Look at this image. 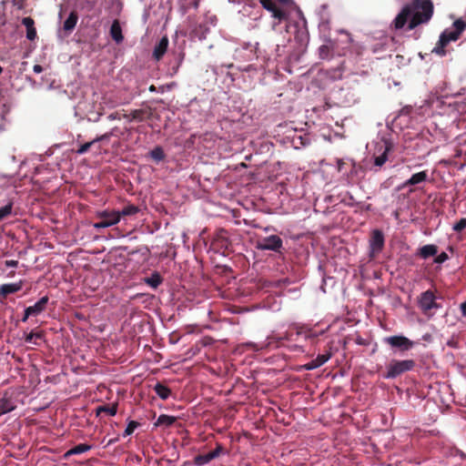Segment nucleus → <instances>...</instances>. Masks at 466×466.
<instances>
[{
	"instance_id": "1a4fd4ad",
	"label": "nucleus",
	"mask_w": 466,
	"mask_h": 466,
	"mask_svg": "<svg viewBox=\"0 0 466 466\" xmlns=\"http://www.w3.org/2000/svg\"><path fill=\"white\" fill-rule=\"evenodd\" d=\"M384 247V236L381 230L374 229L370 240V257L375 258Z\"/></svg>"
},
{
	"instance_id": "2eb2a0df",
	"label": "nucleus",
	"mask_w": 466,
	"mask_h": 466,
	"mask_svg": "<svg viewBox=\"0 0 466 466\" xmlns=\"http://www.w3.org/2000/svg\"><path fill=\"white\" fill-rule=\"evenodd\" d=\"M22 25L26 28V38L30 41H34L37 37L34 19L30 16L24 17L22 19Z\"/></svg>"
},
{
	"instance_id": "9b49d317",
	"label": "nucleus",
	"mask_w": 466,
	"mask_h": 466,
	"mask_svg": "<svg viewBox=\"0 0 466 466\" xmlns=\"http://www.w3.org/2000/svg\"><path fill=\"white\" fill-rule=\"evenodd\" d=\"M331 356H332V354L330 352H327L325 354H319V355H318V357L316 359L304 364L302 366V369H304L306 370H312L317 368H319L320 366L325 364L331 358Z\"/></svg>"
},
{
	"instance_id": "ddd939ff",
	"label": "nucleus",
	"mask_w": 466,
	"mask_h": 466,
	"mask_svg": "<svg viewBox=\"0 0 466 466\" xmlns=\"http://www.w3.org/2000/svg\"><path fill=\"white\" fill-rule=\"evenodd\" d=\"M23 286V280H19L18 282L15 283L3 284L0 286V297L5 299L8 295L21 290Z\"/></svg>"
},
{
	"instance_id": "e433bc0d",
	"label": "nucleus",
	"mask_w": 466,
	"mask_h": 466,
	"mask_svg": "<svg viewBox=\"0 0 466 466\" xmlns=\"http://www.w3.org/2000/svg\"><path fill=\"white\" fill-rule=\"evenodd\" d=\"M296 334L297 335H304L306 339H309L311 337H316V334L312 332L310 329H307L305 327H297L296 328Z\"/></svg>"
},
{
	"instance_id": "a211bd4d",
	"label": "nucleus",
	"mask_w": 466,
	"mask_h": 466,
	"mask_svg": "<svg viewBox=\"0 0 466 466\" xmlns=\"http://www.w3.org/2000/svg\"><path fill=\"white\" fill-rule=\"evenodd\" d=\"M168 39L165 36L156 45L153 51V57L156 60H160L167 50Z\"/></svg>"
},
{
	"instance_id": "8fccbe9b",
	"label": "nucleus",
	"mask_w": 466,
	"mask_h": 466,
	"mask_svg": "<svg viewBox=\"0 0 466 466\" xmlns=\"http://www.w3.org/2000/svg\"><path fill=\"white\" fill-rule=\"evenodd\" d=\"M343 65H344V62L340 63L339 66L338 67V69L336 70L335 72V75H334V77H340L341 76V72L343 71Z\"/></svg>"
},
{
	"instance_id": "473e14b6",
	"label": "nucleus",
	"mask_w": 466,
	"mask_h": 466,
	"mask_svg": "<svg viewBox=\"0 0 466 466\" xmlns=\"http://www.w3.org/2000/svg\"><path fill=\"white\" fill-rule=\"evenodd\" d=\"M200 0H180L181 2V9L184 13L191 8H197L198 6Z\"/></svg>"
},
{
	"instance_id": "393cba45",
	"label": "nucleus",
	"mask_w": 466,
	"mask_h": 466,
	"mask_svg": "<svg viewBox=\"0 0 466 466\" xmlns=\"http://www.w3.org/2000/svg\"><path fill=\"white\" fill-rule=\"evenodd\" d=\"M117 412V403L113 405H102L96 408V416H99L101 413L107 414L109 416H115Z\"/></svg>"
},
{
	"instance_id": "a18cd8bd",
	"label": "nucleus",
	"mask_w": 466,
	"mask_h": 466,
	"mask_svg": "<svg viewBox=\"0 0 466 466\" xmlns=\"http://www.w3.org/2000/svg\"><path fill=\"white\" fill-rule=\"evenodd\" d=\"M5 265L8 268H16L18 266V261L15 259L5 260Z\"/></svg>"
},
{
	"instance_id": "6e6d98bb",
	"label": "nucleus",
	"mask_w": 466,
	"mask_h": 466,
	"mask_svg": "<svg viewBox=\"0 0 466 466\" xmlns=\"http://www.w3.org/2000/svg\"><path fill=\"white\" fill-rule=\"evenodd\" d=\"M291 336H292V333L291 332H288L287 335H286V339H291Z\"/></svg>"
},
{
	"instance_id": "dca6fc26",
	"label": "nucleus",
	"mask_w": 466,
	"mask_h": 466,
	"mask_svg": "<svg viewBox=\"0 0 466 466\" xmlns=\"http://www.w3.org/2000/svg\"><path fill=\"white\" fill-rule=\"evenodd\" d=\"M428 177L429 176L427 170L415 173L403 183L402 187H406L408 186H415L420 183L425 182L428 180Z\"/></svg>"
},
{
	"instance_id": "20e7f679",
	"label": "nucleus",
	"mask_w": 466,
	"mask_h": 466,
	"mask_svg": "<svg viewBox=\"0 0 466 466\" xmlns=\"http://www.w3.org/2000/svg\"><path fill=\"white\" fill-rule=\"evenodd\" d=\"M256 248L258 250H270L279 254H282V250L284 249L283 240L278 235H271L258 239Z\"/></svg>"
},
{
	"instance_id": "c9c22d12",
	"label": "nucleus",
	"mask_w": 466,
	"mask_h": 466,
	"mask_svg": "<svg viewBox=\"0 0 466 466\" xmlns=\"http://www.w3.org/2000/svg\"><path fill=\"white\" fill-rule=\"evenodd\" d=\"M139 425H140L139 422H137L136 420H130L124 431L123 436L127 437V436L131 435Z\"/></svg>"
},
{
	"instance_id": "f8f14e48",
	"label": "nucleus",
	"mask_w": 466,
	"mask_h": 466,
	"mask_svg": "<svg viewBox=\"0 0 466 466\" xmlns=\"http://www.w3.org/2000/svg\"><path fill=\"white\" fill-rule=\"evenodd\" d=\"M49 298L47 296L42 297L35 305L27 307L26 315L27 316H38L42 313L46 309L48 303Z\"/></svg>"
},
{
	"instance_id": "2f4dec72",
	"label": "nucleus",
	"mask_w": 466,
	"mask_h": 466,
	"mask_svg": "<svg viewBox=\"0 0 466 466\" xmlns=\"http://www.w3.org/2000/svg\"><path fill=\"white\" fill-rule=\"evenodd\" d=\"M44 337L42 332H35L31 331L28 334H25V341L26 343H34L35 345H38L36 339H42Z\"/></svg>"
},
{
	"instance_id": "bf43d9fd",
	"label": "nucleus",
	"mask_w": 466,
	"mask_h": 466,
	"mask_svg": "<svg viewBox=\"0 0 466 466\" xmlns=\"http://www.w3.org/2000/svg\"><path fill=\"white\" fill-rule=\"evenodd\" d=\"M113 441H114L113 440H110V441H108V445H109V444H111V443H113Z\"/></svg>"
},
{
	"instance_id": "f257e3e1",
	"label": "nucleus",
	"mask_w": 466,
	"mask_h": 466,
	"mask_svg": "<svg viewBox=\"0 0 466 466\" xmlns=\"http://www.w3.org/2000/svg\"><path fill=\"white\" fill-rule=\"evenodd\" d=\"M434 11L431 0H411L405 5L392 22L395 29H401L408 23V29L413 30L421 24H427Z\"/></svg>"
},
{
	"instance_id": "c756f323",
	"label": "nucleus",
	"mask_w": 466,
	"mask_h": 466,
	"mask_svg": "<svg viewBox=\"0 0 466 466\" xmlns=\"http://www.w3.org/2000/svg\"><path fill=\"white\" fill-rule=\"evenodd\" d=\"M138 211V207L133 204L127 205L121 211H118L119 219L121 218V217L136 215Z\"/></svg>"
},
{
	"instance_id": "5fc2aeb1",
	"label": "nucleus",
	"mask_w": 466,
	"mask_h": 466,
	"mask_svg": "<svg viewBox=\"0 0 466 466\" xmlns=\"http://www.w3.org/2000/svg\"><path fill=\"white\" fill-rule=\"evenodd\" d=\"M123 117L127 118L128 121H132V120H131V113H130V114H128V115H127V114H124V115H123Z\"/></svg>"
},
{
	"instance_id": "ea45409f",
	"label": "nucleus",
	"mask_w": 466,
	"mask_h": 466,
	"mask_svg": "<svg viewBox=\"0 0 466 466\" xmlns=\"http://www.w3.org/2000/svg\"><path fill=\"white\" fill-rule=\"evenodd\" d=\"M447 46H442L441 44V37L439 38V41L437 43V46L433 48L432 52L441 56H443L446 55V50H445V47Z\"/></svg>"
},
{
	"instance_id": "f3484780",
	"label": "nucleus",
	"mask_w": 466,
	"mask_h": 466,
	"mask_svg": "<svg viewBox=\"0 0 466 466\" xmlns=\"http://www.w3.org/2000/svg\"><path fill=\"white\" fill-rule=\"evenodd\" d=\"M16 408L15 402L11 397H7L6 394L0 399V416L11 412Z\"/></svg>"
},
{
	"instance_id": "680f3d73",
	"label": "nucleus",
	"mask_w": 466,
	"mask_h": 466,
	"mask_svg": "<svg viewBox=\"0 0 466 466\" xmlns=\"http://www.w3.org/2000/svg\"><path fill=\"white\" fill-rule=\"evenodd\" d=\"M12 2H13L14 4H15L16 0H12Z\"/></svg>"
},
{
	"instance_id": "4468645a",
	"label": "nucleus",
	"mask_w": 466,
	"mask_h": 466,
	"mask_svg": "<svg viewBox=\"0 0 466 466\" xmlns=\"http://www.w3.org/2000/svg\"><path fill=\"white\" fill-rule=\"evenodd\" d=\"M230 242L228 238V232L225 229H219L213 239V245L219 248H228Z\"/></svg>"
},
{
	"instance_id": "cd10ccee",
	"label": "nucleus",
	"mask_w": 466,
	"mask_h": 466,
	"mask_svg": "<svg viewBox=\"0 0 466 466\" xmlns=\"http://www.w3.org/2000/svg\"><path fill=\"white\" fill-rule=\"evenodd\" d=\"M146 115H147V117L151 115V113L148 110L146 109H135L131 111V120H136L142 122L146 118Z\"/></svg>"
},
{
	"instance_id": "4c0bfd02",
	"label": "nucleus",
	"mask_w": 466,
	"mask_h": 466,
	"mask_svg": "<svg viewBox=\"0 0 466 466\" xmlns=\"http://www.w3.org/2000/svg\"><path fill=\"white\" fill-rule=\"evenodd\" d=\"M12 203H8L5 206L0 208V221L9 216L12 212Z\"/></svg>"
},
{
	"instance_id": "de8ad7c7",
	"label": "nucleus",
	"mask_w": 466,
	"mask_h": 466,
	"mask_svg": "<svg viewBox=\"0 0 466 466\" xmlns=\"http://www.w3.org/2000/svg\"><path fill=\"white\" fill-rule=\"evenodd\" d=\"M461 318L466 319V300L460 305Z\"/></svg>"
},
{
	"instance_id": "3c124183",
	"label": "nucleus",
	"mask_w": 466,
	"mask_h": 466,
	"mask_svg": "<svg viewBox=\"0 0 466 466\" xmlns=\"http://www.w3.org/2000/svg\"><path fill=\"white\" fill-rule=\"evenodd\" d=\"M33 71L36 74H39L43 71V67L40 65H35L33 67Z\"/></svg>"
},
{
	"instance_id": "72a5a7b5",
	"label": "nucleus",
	"mask_w": 466,
	"mask_h": 466,
	"mask_svg": "<svg viewBox=\"0 0 466 466\" xmlns=\"http://www.w3.org/2000/svg\"><path fill=\"white\" fill-rule=\"evenodd\" d=\"M278 4L279 7H283L289 13V10L295 7V3L293 0H275Z\"/></svg>"
},
{
	"instance_id": "0eeeda50",
	"label": "nucleus",
	"mask_w": 466,
	"mask_h": 466,
	"mask_svg": "<svg viewBox=\"0 0 466 466\" xmlns=\"http://www.w3.org/2000/svg\"><path fill=\"white\" fill-rule=\"evenodd\" d=\"M419 306L424 314L431 315V310L439 309L440 304L436 302V297L431 290H426L421 293L419 299Z\"/></svg>"
},
{
	"instance_id": "6e6552de",
	"label": "nucleus",
	"mask_w": 466,
	"mask_h": 466,
	"mask_svg": "<svg viewBox=\"0 0 466 466\" xmlns=\"http://www.w3.org/2000/svg\"><path fill=\"white\" fill-rule=\"evenodd\" d=\"M259 2L265 9L271 12L272 16L278 19L279 23L288 19L289 15L286 9L279 7L273 0H259Z\"/></svg>"
},
{
	"instance_id": "6ab92c4d",
	"label": "nucleus",
	"mask_w": 466,
	"mask_h": 466,
	"mask_svg": "<svg viewBox=\"0 0 466 466\" xmlns=\"http://www.w3.org/2000/svg\"><path fill=\"white\" fill-rule=\"evenodd\" d=\"M110 35H111L112 39L116 44H120L124 40V35L122 34V28H121L120 23L117 19L114 20L111 25Z\"/></svg>"
},
{
	"instance_id": "a19ab883",
	"label": "nucleus",
	"mask_w": 466,
	"mask_h": 466,
	"mask_svg": "<svg viewBox=\"0 0 466 466\" xmlns=\"http://www.w3.org/2000/svg\"><path fill=\"white\" fill-rule=\"evenodd\" d=\"M466 228V218H461L452 227V229L456 232H461Z\"/></svg>"
},
{
	"instance_id": "39448f33",
	"label": "nucleus",
	"mask_w": 466,
	"mask_h": 466,
	"mask_svg": "<svg viewBox=\"0 0 466 466\" xmlns=\"http://www.w3.org/2000/svg\"><path fill=\"white\" fill-rule=\"evenodd\" d=\"M383 342L391 347L392 349H396L401 352L411 350L415 345V342L413 340H410L409 338L403 335L385 337L383 339Z\"/></svg>"
},
{
	"instance_id": "c85d7f7f",
	"label": "nucleus",
	"mask_w": 466,
	"mask_h": 466,
	"mask_svg": "<svg viewBox=\"0 0 466 466\" xmlns=\"http://www.w3.org/2000/svg\"><path fill=\"white\" fill-rule=\"evenodd\" d=\"M212 454H210L209 452L207 453V454H198L197 455L194 460H193V463L196 465V466H203L205 464H208V462H210L213 459H212Z\"/></svg>"
},
{
	"instance_id": "864d4df0",
	"label": "nucleus",
	"mask_w": 466,
	"mask_h": 466,
	"mask_svg": "<svg viewBox=\"0 0 466 466\" xmlns=\"http://www.w3.org/2000/svg\"><path fill=\"white\" fill-rule=\"evenodd\" d=\"M148 90H149L150 92H156V91H157V87H156L154 85H151V86H149Z\"/></svg>"
},
{
	"instance_id": "37998d69",
	"label": "nucleus",
	"mask_w": 466,
	"mask_h": 466,
	"mask_svg": "<svg viewBox=\"0 0 466 466\" xmlns=\"http://www.w3.org/2000/svg\"><path fill=\"white\" fill-rule=\"evenodd\" d=\"M449 258L448 255L445 252H441L434 258V262L438 264H441L445 262Z\"/></svg>"
},
{
	"instance_id": "58836bf2",
	"label": "nucleus",
	"mask_w": 466,
	"mask_h": 466,
	"mask_svg": "<svg viewBox=\"0 0 466 466\" xmlns=\"http://www.w3.org/2000/svg\"><path fill=\"white\" fill-rule=\"evenodd\" d=\"M93 145H95L94 139L92 141H89V142H86V143L81 145L76 150V153L78 155H83V154L86 153Z\"/></svg>"
},
{
	"instance_id": "4be33fe9",
	"label": "nucleus",
	"mask_w": 466,
	"mask_h": 466,
	"mask_svg": "<svg viewBox=\"0 0 466 466\" xmlns=\"http://www.w3.org/2000/svg\"><path fill=\"white\" fill-rule=\"evenodd\" d=\"M92 449V446L86 443H80L68 450L65 454L64 458H69L72 455L81 454L86 452Z\"/></svg>"
},
{
	"instance_id": "bb28decb",
	"label": "nucleus",
	"mask_w": 466,
	"mask_h": 466,
	"mask_svg": "<svg viewBox=\"0 0 466 466\" xmlns=\"http://www.w3.org/2000/svg\"><path fill=\"white\" fill-rule=\"evenodd\" d=\"M162 277L157 271L153 272L149 277L145 279V282L154 289H157L162 283Z\"/></svg>"
},
{
	"instance_id": "f03ea898",
	"label": "nucleus",
	"mask_w": 466,
	"mask_h": 466,
	"mask_svg": "<svg viewBox=\"0 0 466 466\" xmlns=\"http://www.w3.org/2000/svg\"><path fill=\"white\" fill-rule=\"evenodd\" d=\"M416 362L413 360H391L387 365V372L383 375L384 379H395L401 374L413 370Z\"/></svg>"
},
{
	"instance_id": "423d86ee",
	"label": "nucleus",
	"mask_w": 466,
	"mask_h": 466,
	"mask_svg": "<svg viewBox=\"0 0 466 466\" xmlns=\"http://www.w3.org/2000/svg\"><path fill=\"white\" fill-rule=\"evenodd\" d=\"M96 217L100 219L93 225L96 229L108 228L119 222L118 211L116 210H104L98 212Z\"/></svg>"
},
{
	"instance_id": "412c9836",
	"label": "nucleus",
	"mask_w": 466,
	"mask_h": 466,
	"mask_svg": "<svg viewBox=\"0 0 466 466\" xmlns=\"http://www.w3.org/2000/svg\"><path fill=\"white\" fill-rule=\"evenodd\" d=\"M77 21H78L77 13L76 11H72L69 14L68 17L65 20L64 25H63V29L67 33H71L74 30V28L76 27Z\"/></svg>"
},
{
	"instance_id": "f704fd0d",
	"label": "nucleus",
	"mask_w": 466,
	"mask_h": 466,
	"mask_svg": "<svg viewBox=\"0 0 466 466\" xmlns=\"http://www.w3.org/2000/svg\"><path fill=\"white\" fill-rule=\"evenodd\" d=\"M116 129H117V127H114L109 132H106L103 135L97 136L96 138H94L95 144L97 142L108 141L111 137L115 136V130H116Z\"/></svg>"
},
{
	"instance_id": "a878e982",
	"label": "nucleus",
	"mask_w": 466,
	"mask_h": 466,
	"mask_svg": "<svg viewBox=\"0 0 466 466\" xmlns=\"http://www.w3.org/2000/svg\"><path fill=\"white\" fill-rule=\"evenodd\" d=\"M177 420V418L174 416L167 415V414H161L156 423L155 426H165L169 427L175 423Z\"/></svg>"
},
{
	"instance_id": "49530a36",
	"label": "nucleus",
	"mask_w": 466,
	"mask_h": 466,
	"mask_svg": "<svg viewBox=\"0 0 466 466\" xmlns=\"http://www.w3.org/2000/svg\"><path fill=\"white\" fill-rule=\"evenodd\" d=\"M411 111H412V106H406L401 108L400 114L401 115H409V114H410Z\"/></svg>"
},
{
	"instance_id": "052dcab7",
	"label": "nucleus",
	"mask_w": 466,
	"mask_h": 466,
	"mask_svg": "<svg viewBox=\"0 0 466 466\" xmlns=\"http://www.w3.org/2000/svg\"><path fill=\"white\" fill-rule=\"evenodd\" d=\"M3 72V68L0 66V74Z\"/></svg>"
},
{
	"instance_id": "603ef678",
	"label": "nucleus",
	"mask_w": 466,
	"mask_h": 466,
	"mask_svg": "<svg viewBox=\"0 0 466 466\" xmlns=\"http://www.w3.org/2000/svg\"><path fill=\"white\" fill-rule=\"evenodd\" d=\"M29 317H30V316H27V315H26V309H25V313H24V315H23L22 321H23V322H25V321L28 319V318H29Z\"/></svg>"
},
{
	"instance_id": "9d476101",
	"label": "nucleus",
	"mask_w": 466,
	"mask_h": 466,
	"mask_svg": "<svg viewBox=\"0 0 466 466\" xmlns=\"http://www.w3.org/2000/svg\"><path fill=\"white\" fill-rule=\"evenodd\" d=\"M392 149V146L390 143L384 142L378 147V152H380L379 155H374V165L376 167H382L386 161L388 160V154Z\"/></svg>"
},
{
	"instance_id": "09e8293b",
	"label": "nucleus",
	"mask_w": 466,
	"mask_h": 466,
	"mask_svg": "<svg viewBox=\"0 0 466 466\" xmlns=\"http://www.w3.org/2000/svg\"><path fill=\"white\" fill-rule=\"evenodd\" d=\"M346 165V163L341 160V159H338L337 161V168H338V171L339 172H342L343 169H344V166Z\"/></svg>"
},
{
	"instance_id": "7c9ffc66",
	"label": "nucleus",
	"mask_w": 466,
	"mask_h": 466,
	"mask_svg": "<svg viewBox=\"0 0 466 466\" xmlns=\"http://www.w3.org/2000/svg\"><path fill=\"white\" fill-rule=\"evenodd\" d=\"M149 154L152 159H154L157 162L164 160L166 157L164 150L161 147H156L154 149L150 151Z\"/></svg>"
},
{
	"instance_id": "7ed1b4c3",
	"label": "nucleus",
	"mask_w": 466,
	"mask_h": 466,
	"mask_svg": "<svg viewBox=\"0 0 466 466\" xmlns=\"http://www.w3.org/2000/svg\"><path fill=\"white\" fill-rule=\"evenodd\" d=\"M465 29L466 22L464 20L461 18L455 20L452 28H447L441 34V44L447 46L450 42L457 41Z\"/></svg>"
},
{
	"instance_id": "79ce46f5",
	"label": "nucleus",
	"mask_w": 466,
	"mask_h": 466,
	"mask_svg": "<svg viewBox=\"0 0 466 466\" xmlns=\"http://www.w3.org/2000/svg\"><path fill=\"white\" fill-rule=\"evenodd\" d=\"M224 451V448L221 444H218L216 449L211 451L209 453L212 454V459L218 458Z\"/></svg>"
},
{
	"instance_id": "5701e85b",
	"label": "nucleus",
	"mask_w": 466,
	"mask_h": 466,
	"mask_svg": "<svg viewBox=\"0 0 466 466\" xmlns=\"http://www.w3.org/2000/svg\"><path fill=\"white\" fill-rule=\"evenodd\" d=\"M438 253V247L432 244L425 245L419 249V256L426 259L430 257L435 256Z\"/></svg>"
},
{
	"instance_id": "b1692460",
	"label": "nucleus",
	"mask_w": 466,
	"mask_h": 466,
	"mask_svg": "<svg viewBox=\"0 0 466 466\" xmlns=\"http://www.w3.org/2000/svg\"><path fill=\"white\" fill-rule=\"evenodd\" d=\"M154 390L157 394V396L162 400H167L171 394V390L168 387L164 385L163 383L157 382L154 386Z\"/></svg>"
},
{
	"instance_id": "aec40b11",
	"label": "nucleus",
	"mask_w": 466,
	"mask_h": 466,
	"mask_svg": "<svg viewBox=\"0 0 466 466\" xmlns=\"http://www.w3.org/2000/svg\"><path fill=\"white\" fill-rule=\"evenodd\" d=\"M334 55V44L329 41L319 47V56L321 59H330Z\"/></svg>"
},
{
	"instance_id": "4d7b16f0",
	"label": "nucleus",
	"mask_w": 466,
	"mask_h": 466,
	"mask_svg": "<svg viewBox=\"0 0 466 466\" xmlns=\"http://www.w3.org/2000/svg\"><path fill=\"white\" fill-rule=\"evenodd\" d=\"M353 170H356V164L355 163H352V170L351 171H353Z\"/></svg>"
},
{
	"instance_id": "c03bdc74",
	"label": "nucleus",
	"mask_w": 466,
	"mask_h": 466,
	"mask_svg": "<svg viewBox=\"0 0 466 466\" xmlns=\"http://www.w3.org/2000/svg\"><path fill=\"white\" fill-rule=\"evenodd\" d=\"M122 117L119 112H114L107 116L108 120H120Z\"/></svg>"
},
{
	"instance_id": "13d9d810",
	"label": "nucleus",
	"mask_w": 466,
	"mask_h": 466,
	"mask_svg": "<svg viewBox=\"0 0 466 466\" xmlns=\"http://www.w3.org/2000/svg\"><path fill=\"white\" fill-rule=\"evenodd\" d=\"M118 128L115 130V136H117Z\"/></svg>"
}]
</instances>
